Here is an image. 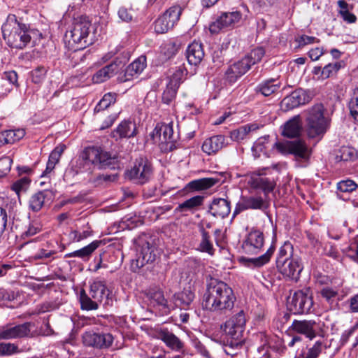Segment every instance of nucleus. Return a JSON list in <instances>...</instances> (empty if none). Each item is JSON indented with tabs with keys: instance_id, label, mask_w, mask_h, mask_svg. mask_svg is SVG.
<instances>
[{
	"instance_id": "f257e3e1",
	"label": "nucleus",
	"mask_w": 358,
	"mask_h": 358,
	"mask_svg": "<svg viewBox=\"0 0 358 358\" xmlns=\"http://www.w3.org/2000/svg\"><path fill=\"white\" fill-rule=\"evenodd\" d=\"M235 300L234 292L227 283L212 279L203 294L202 307L210 312L230 310L234 307Z\"/></svg>"
},
{
	"instance_id": "f03ea898",
	"label": "nucleus",
	"mask_w": 358,
	"mask_h": 358,
	"mask_svg": "<svg viewBox=\"0 0 358 358\" xmlns=\"http://www.w3.org/2000/svg\"><path fill=\"white\" fill-rule=\"evenodd\" d=\"M235 300L234 292L227 283L212 279L203 294L202 307L210 312L230 310L234 307Z\"/></svg>"
},
{
	"instance_id": "7ed1b4c3",
	"label": "nucleus",
	"mask_w": 358,
	"mask_h": 358,
	"mask_svg": "<svg viewBox=\"0 0 358 358\" xmlns=\"http://www.w3.org/2000/svg\"><path fill=\"white\" fill-rule=\"evenodd\" d=\"M92 23L86 16L75 18L64 35V42L69 50L76 51L85 48L92 43L90 38Z\"/></svg>"
},
{
	"instance_id": "20e7f679",
	"label": "nucleus",
	"mask_w": 358,
	"mask_h": 358,
	"mask_svg": "<svg viewBox=\"0 0 358 358\" xmlns=\"http://www.w3.org/2000/svg\"><path fill=\"white\" fill-rule=\"evenodd\" d=\"M1 31L3 38L13 48L22 49L31 39L32 31L27 24L18 22L15 15H8L1 27Z\"/></svg>"
},
{
	"instance_id": "39448f33",
	"label": "nucleus",
	"mask_w": 358,
	"mask_h": 358,
	"mask_svg": "<svg viewBox=\"0 0 358 358\" xmlns=\"http://www.w3.org/2000/svg\"><path fill=\"white\" fill-rule=\"evenodd\" d=\"M79 301L82 310H94L100 304L103 306L112 305L110 292L102 281H94L90 285L89 294L82 289L79 294Z\"/></svg>"
},
{
	"instance_id": "423d86ee",
	"label": "nucleus",
	"mask_w": 358,
	"mask_h": 358,
	"mask_svg": "<svg viewBox=\"0 0 358 358\" xmlns=\"http://www.w3.org/2000/svg\"><path fill=\"white\" fill-rule=\"evenodd\" d=\"M322 104L314 105L308 110L306 119V130L309 138H321L330 127L331 119L324 115Z\"/></svg>"
},
{
	"instance_id": "0eeeda50",
	"label": "nucleus",
	"mask_w": 358,
	"mask_h": 358,
	"mask_svg": "<svg viewBox=\"0 0 358 358\" xmlns=\"http://www.w3.org/2000/svg\"><path fill=\"white\" fill-rule=\"evenodd\" d=\"M245 324L246 316L244 310H241L227 321L223 327H221L224 334L231 338V348L238 347L244 344L245 339H242V337L245 331Z\"/></svg>"
},
{
	"instance_id": "6e6552de",
	"label": "nucleus",
	"mask_w": 358,
	"mask_h": 358,
	"mask_svg": "<svg viewBox=\"0 0 358 358\" xmlns=\"http://www.w3.org/2000/svg\"><path fill=\"white\" fill-rule=\"evenodd\" d=\"M156 256V249L152 242L143 238L138 239L136 257L131 262V271L138 272L145 265L152 264Z\"/></svg>"
},
{
	"instance_id": "1a4fd4ad",
	"label": "nucleus",
	"mask_w": 358,
	"mask_h": 358,
	"mask_svg": "<svg viewBox=\"0 0 358 358\" xmlns=\"http://www.w3.org/2000/svg\"><path fill=\"white\" fill-rule=\"evenodd\" d=\"M82 158L99 169H115L117 163L116 157H111L109 152L95 147L85 148Z\"/></svg>"
},
{
	"instance_id": "9d476101",
	"label": "nucleus",
	"mask_w": 358,
	"mask_h": 358,
	"mask_svg": "<svg viewBox=\"0 0 358 358\" xmlns=\"http://www.w3.org/2000/svg\"><path fill=\"white\" fill-rule=\"evenodd\" d=\"M84 346L94 350H103L111 348L114 336L108 332L85 331L81 336Z\"/></svg>"
},
{
	"instance_id": "9b49d317",
	"label": "nucleus",
	"mask_w": 358,
	"mask_h": 358,
	"mask_svg": "<svg viewBox=\"0 0 358 358\" xmlns=\"http://www.w3.org/2000/svg\"><path fill=\"white\" fill-rule=\"evenodd\" d=\"M126 176L136 184L148 182L152 175L151 163L146 158L139 157L135 160L131 169H127Z\"/></svg>"
},
{
	"instance_id": "f8f14e48",
	"label": "nucleus",
	"mask_w": 358,
	"mask_h": 358,
	"mask_svg": "<svg viewBox=\"0 0 358 358\" xmlns=\"http://www.w3.org/2000/svg\"><path fill=\"white\" fill-rule=\"evenodd\" d=\"M273 148L282 155L292 154L304 161H308L311 155V150L301 140L278 141L275 143Z\"/></svg>"
},
{
	"instance_id": "ddd939ff",
	"label": "nucleus",
	"mask_w": 358,
	"mask_h": 358,
	"mask_svg": "<svg viewBox=\"0 0 358 358\" xmlns=\"http://www.w3.org/2000/svg\"><path fill=\"white\" fill-rule=\"evenodd\" d=\"M182 8L178 5L173 6L167 9L155 22V31L157 34H164L178 23L182 13Z\"/></svg>"
},
{
	"instance_id": "4468645a",
	"label": "nucleus",
	"mask_w": 358,
	"mask_h": 358,
	"mask_svg": "<svg viewBox=\"0 0 358 358\" xmlns=\"http://www.w3.org/2000/svg\"><path fill=\"white\" fill-rule=\"evenodd\" d=\"M33 324L27 322L22 324H6L0 326V340H14L32 337L31 328Z\"/></svg>"
},
{
	"instance_id": "2eb2a0df",
	"label": "nucleus",
	"mask_w": 358,
	"mask_h": 358,
	"mask_svg": "<svg viewBox=\"0 0 358 358\" xmlns=\"http://www.w3.org/2000/svg\"><path fill=\"white\" fill-rule=\"evenodd\" d=\"M313 306L312 297L301 290L296 292L287 301V308L294 315L309 313Z\"/></svg>"
},
{
	"instance_id": "dca6fc26",
	"label": "nucleus",
	"mask_w": 358,
	"mask_h": 358,
	"mask_svg": "<svg viewBox=\"0 0 358 358\" xmlns=\"http://www.w3.org/2000/svg\"><path fill=\"white\" fill-rule=\"evenodd\" d=\"M323 324L315 320H294L289 327V330L296 334L304 335L310 340H313L317 336H322Z\"/></svg>"
},
{
	"instance_id": "f3484780",
	"label": "nucleus",
	"mask_w": 358,
	"mask_h": 358,
	"mask_svg": "<svg viewBox=\"0 0 358 358\" xmlns=\"http://www.w3.org/2000/svg\"><path fill=\"white\" fill-rule=\"evenodd\" d=\"M129 59V53H125L122 59L117 57L110 64H108L98 70L92 76V80L94 83H103L115 74H117L123 67L126 62Z\"/></svg>"
},
{
	"instance_id": "a211bd4d",
	"label": "nucleus",
	"mask_w": 358,
	"mask_h": 358,
	"mask_svg": "<svg viewBox=\"0 0 358 358\" xmlns=\"http://www.w3.org/2000/svg\"><path fill=\"white\" fill-rule=\"evenodd\" d=\"M150 136L155 143L170 144V150H172L174 145L173 143L177 140V136L174 135L172 122L169 124H157L154 130L150 134Z\"/></svg>"
},
{
	"instance_id": "6ab92c4d",
	"label": "nucleus",
	"mask_w": 358,
	"mask_h": 358,
	"mask_svg": "<svg viewBox=\"0 0 358 358\" xmlns=\"http://www.w3.org/2000/svg\"><path fill=\"white\" fill-rule=\"evenodd\" d=\"M241 15L238 11L223 12L221 15L210 25V31L213 34L218 33L223 29L233 27L239 22Z\"/></svg>"
},
{
	"instance_id": "aec40b11",
	"label": "nucleus",
	"mask_w": 358,
	"mask_h": 358,
	"mask_svg": "<svg viewBox=\"0 0 358 358\" xmlns=\"http://www.w3.org/2000/svg\"><path fill=\"white\" fill-rule=\"evenodd\" d=\"M280 272L285 277L297 281L299 275L303 270L301 260L297 257L284 261L283 263L277 266Z\"/></svg>"
},
{
	"instance_id": "412c9836",
	"label": "nucleus",
	"mask_w": 358,
	"mask_h": 358,
	"mask_svg": "<svg viewBox=\"0 0 358 358\" xmlns=\"http://www.w3.org/2000/svg\"><path fill=\"white\" fill-rule=\"evenodd\" d=\"M310 99L311 96L308 92L302 89H297L292 92L290 95L284 98L281 104L285 110H291L308 103Z\"/></svg>"
},
{
	"instance_id": "4be33fe9",
	"label": "nucleus",
	"mask_w": 358,
	"mask_h": 358,
	"mask_svg": "<svg viewBox=\"0 0 358 358\" xmlns=\"http://www.w3.org/2000/svg\"><path fill=\"white\" fill-rule=\"evenodd\" d=\"M264 174L260 171L252 173L250 183L252 188L262 189L264 195L267 196L274 189L275 182L273 179L263 176Z\"/></svg>"
},
{
	"instance_id": "5701e85b",
	"label": "nucleus",
	"mask_w": 358,
	"mask_h": 358,
	"mask_svg": "<svg viewBox=\"0 0 358 358\" xmlns=\"http://www.w3.org/2000/svg\"><path fill=\"white\" fill-rule=\"evenodd\" d=\"M204 55L202 43L197 41H193L186 49V57L191 65H199L203 60Z\"/></svg>"
},
{
	"instance_id": "b1692460",
	"label": "nucleus",
	"mask_w": 358,
	"mask_h": 358,
	"mask_svg": "<svg viewBox=\"0 0 358 358\" xmlns=\"http://www.w3.org/2000/svg\"><path fill=\"white\" fill-rule=\"evenodd\" d=\"M231 211L230 203L221 198L214 199L209 206L208 213L215 217L224 218Z\"/></svg>"
},
{
	"instance_id": "393cba45",
	"label": "nucleus",
	"mask_w": 358,
	"mask_h": 358,
	"mask_svg": "<svg viewBox=\"0 0 358 358\" xmlns=\"http://www.w3.org/2000/svg\"><path fill=\"white\" fill-rule=\"evenodd\" d=\"M157 338L162 341L172 350L180 351L184 347L183 343L180 339L167 329L159 330L157 333Z\"/></svg>"
},
{
	"instance_id": "a878e982",
	"label": "nucleus",
	"mask_w": 358,
	"mask_h": 358,
	"mask_svg": "<svg viewBox=\"0 0 358 358\" xmlns=\"http://www.w3.org/2000/svg\"><path fill=\"white\" fill-rule=\"evenodd\" d=\"M264 243V236L259 230H254L248 234V255L259 253Z\"/></svg>"
},
{
	"instance_id": "bb28decb",
	"label": "nucleus",
	"mask_w": 358,
	"mask_h": 358,
	"mask_svg": "<svg viewBox=\"0 0 358 358\" xmlns=\"http://www.w3.org/2000/svg\"><path fill=\"white\" fill-rule=\"evenodd\" d=\"M302 127L299 115L288 120L283 127L282 135L287 138H295L300 135Z\"/></svg>"
},
{
	"instance_id": "cd10ccee",
	"label": "nucleus",
	"mask_w": 358,
	"mask_h": 358,
	"mask_svg": "<svg viewBox=\"0 0 358 358\" xmlns=\"http://www.w3.org/2000/svg\"><path fill=\"white\" fill-rule=\"evenodd\" d=\"M17 78V74L14 71L3 73L1 80V86L5 87V90H0V96H6L12 91L13 86H18Z\"/></svg>"
},
{
	"instance_id": "c85d7f7f",
	"label": "nucleus",
	"mask_w": 358,
	"mask_h": 358,
	"mask_svg": "<svg viewBox=\"0 0 358 358\" xmlns=\"http://www.w3.org/2000/svg\"><path fill=\"white\" fill-rule=\"evenodd\" d=\"M224 145V136L217 135L212 136L204 141L202 145V150L208 155L215 153Z\"/></svg>"
},
{
	"instance_id": "c756f323",
	"label": "nucleus",
	"mask_w": 358,
	"mask_h": 358,
	"mask_svg": "<svg viewBox=\"0 0 358 358\" xmlns=\"http://www.w3.org/2000/svg\"><path fill=\"white\" fill-rule=\"evenodd\" d=\"M146 66V57L141 56L130 64L125 69L124 81L131 80L133 77L138 76L143 72Z\"/></svg>"
},
{
	"instance_id": "7c9ffc66",
	"label": "nucleus",
	"mask_w": 358,
	"mask_h": 358,
	"mask_svg": "<svg viewBox=\"0 0 358 358\" xmlns=\"http://www.w3.org/2000/svg\"><path fill=\"white\" fill-rule=\"evenodd\" d=\"M201 239L197 250L201 252L208 254L213 257L215 253V248L213 246L210 234L203 227L200 229Z\"/></svg>"
},
{
	"instance_id": "2f4dec72",
	"label": "nucleus",
	"mask_w": 358,
	"mask_h": 358,
	"mask_svg": "<svg viewBox=\"0 0 358 358\" xmlns=\"http://www.w3.org/2000/svg\"><path fill=\"white\" fill-rule=\"evenodd\" d=\"M136 134V124L129 120H124L121 122L116 129L113 131L114 137L119 136L120 138L134 137Z\"/></svg>"
},
{
	"instance_id": "473e14b6",
	"label": "nucleus",
	"mask_w": 358,
	"mask_h": 358,
	"mask_svg": "<svg viewBox=\"0 0 358 358\" xmlns=\"http://www.w3.org/2000/svg\"><path fill=\"white\" fill-rule=\"evenodd\" d=\"M204 199L205 197L203 196H194L180 203L177 208V210L182 213H194V211L199 210L200 206L203 205Z\"/></svg>"
},
{
	"instance_id": "72a5a7b5",
	"label": "nucleus",
	"mask_w": 358,
	"mask_h": 358,
	"mask_svg": "<svg viewBox=\"0 0 358 358\" xmlns=\"http://www.w3.org/2000/svg\"><path fill=\"white\" fill-rule=\"evenodd\" d=\"M246 72V62L241 59L231 65L226 72L227 78L230 83H234Z\"/></svg>"
},
{
	"instance_id": "f704fd0d",
	"label": "nucleus",
	"mask_w": 358,
	"mask_h": 358,
	"mask_svg": "<svg viewBox=\"0 0 358 358\" xmlns=\"http://www.w3.org/2000/svg\"><path fill=\"white\" fill-rule=\"evenodd\" d=\"M101 241H94L83 248L65 255V257H79L83 259H88L92 254L99 247Z\"/></svg>"
},
{
	"instance_id": "c9c22d12",
	"label": "nucleus",
	"mask_w": 358,
	"mask_h": 358,
	"mask_svg": "<svg viewBox=\"0 0 358 358\" xmlns=\"http://www.w3.org/2000/svg\"><path fill=\"white\" fill-rule=\"evenodd\" d=\"M275 246L271 245L267 251L258 257H248V268H257L269 262L274 253Z\"/></svg>"
},
{
	"instance_id": "e433bc0d",
	"label": "nucleus",
	"mask_w": 358,
	"mask_h": 358,
	"mask_svg": "<svg viewBox=\"0 0 358 358\" xmlns=\"http://www.w3.org/2000/svg\"><path fill=\"white\" fill-rule=\"evenodd\" d=\"M57 250L54 248L52 244L47 242L42 248L32 256L34 260L41 261H51L55 259V255L57 254Z\"/></svg>"
},
{
	"instance_id": "4c0bfd02",
	"label": "nucleus",
	"mask_w": 358,
	"mask_h": 358,
	"mask_svg": "<svg viewBox=\"0 0 358 358\" xmlns=\"http://www.w3.org/2000/svg\"><path fill=\"white\" fill-rule=\"evenodd\" d=\"M220 182L215 178H203L189 182L187 187L192 190L202 191L208 189Z\"/></svg>"
},
{
	"instance_id": "58836bf2",
	"label": "nucleus",
	"mask_w": 358,
	"mask_h": 358,
	"mask_svg": "<svg viewBox=\"0 0 358 358\" xmlns=\"http://www.w3.org/2000/svg\"><path fill=\"white\" fill-rule=\"evenodd\" d=\"M51 194L48 190L39 191L34 194L29 199V207L34 212L39 211L44 205L45 199Z\"/></svg>"
},
{
	"instance_id": "ea45409f",
	"label": "nucleus",
	"mask_w": 358,
	"mask_h": 358,
	"mask_svg": "<svg viewBox=\"0 0 358 358\" xmlns=\"http://www.w3.org/2000/svg\"><path fill=\"white\" fill-rule=\"evenodd\" d=\"M194 297L195 294L189 287L185 288L176 295V303L181 308L187 309L194 301Z\"/></svg>"
},
{
	"instance_id": "a19ab883",
	"label": "nucleus",
	"mask_w": 358,
	"mask_h": 358,
	"mask_svg": "<svg viewBox=\"0 0 358 358\" xmlns=\"http://www.w3.org/2000/svg\"><path fill=\"white\" fill-rule=\"evenodd\" d=\"M92 230L88 224L82 227L73 229L70 231L69 237L73 242H80L92 235Z\"/></svg>"
},
{
	"instance_id": "79ce46f5",
	"label": "nucleus",
	"mask_w": 358,
	"mask_h": 358,
	"mask_svg": "<svg viewBox=\"0 0 358 358\" xmlns=\"http://www.w3.org/2000/svg\"><path fill=\"white\" fill-rule=\"evenodd\" d=\"M187 75V70L185 65H180L176 67L173 71L172 74L170 76L169 82L168 83L170 84L171 86L179 88L180 85L186 79Z\"/></svg>"
},
{
	"instance_id": "37998d69",
	"label": "nucleus",
	"mask_w": 358,
	"mask_h": 358,
	"mask_svg": "<svg viewBox=\"0 0 358 358\" xmlns=\"http://www.w3.org/2000/svg\"><path fill=\"white\" fill-rule=\"evenodd\" d=\"M279 87L280 82H278L275 79H270L260 84L256 91L260 92L264 96H268L276 92Z\"/></svg>"
},
{
	"instance_id": "c03bdc74",
	"label": "nucleus",
	"mask_w": 358,
	"mask_h": 358,
	"mask_svg": "<svg viewBox=\"0 0 358 358\" xmlns=\"http://www.w3.org/2000/svg\"><path fill=\"white\" fill-rule=\"evenodd\" d=\"M117 94L114 92H108L103 95L102 99L99 101L94 108V113L97 114L108 108L111 104H114L116 101Z\"/></svg>"
},
{
	"instance_id": "a18cd8bd",
	"label": "nucleus",
	"mask_w": 358,
	"mask_h": 358,
	"mask_svg": "<svg viewBox=\"0 0 358 358\" xmlns=\"http://www.w3.org/2000/svg\"><path fill=\"white\" fill-rule=\"evenodd\" d=\"M336 158L344 162L355 161L358 158V151L352 147L343 146L339 149Z\"/></svg>"
},
{
	"instance_id": "49530a36",
	"label": "nucleus",
	"mask_w": 358,
	"mask_h": 358,
	"mask_svg": "<svg viewBox=\"0 0 358 358\" xmlns=\"http://www.w3.org/2000/svg\"><path fill=\"white\" fill-rule=\"evenodd\" d=\"M337 3L339 7L338 13L343 20L348 23H355L357 20V17L349 11L350 5L346 1L339 0Z\"/></svg>"
},
{
	"instance_id": "de8ad7c7",
	"label": "nucleus",
	"mask_w": 358,
	"mask_h": 358,
	"mask_svg": "<svg viewBox=\"0 0 358 358\" xmlns=\"http://www.w3.org/2000/svg\"><path fill=\"white\" fill-rule=\"evenodd\" d=\"M293 253V246L292 245L286 241L285 243L280 247L278 257L276 260V265H279L283 263L284 261H287V259H292L294 257L292 256Z\"/></svg>"
},
{
	"instance_id": "09e8293b",
	"label": "nucleus",
	"mask_w": 358,
	"mask_h": 358,
	"mask_svg": "<svg viewBox=\"0 0 358 358\" xmlns=\"http://www.w3.org/2000/svg\"><path fill=\"white\" fill-rule=\"evenodd\" d=\"M22 352L17 345L12 343H0V357H8Z\"/></svg>"
},
{
	"instance_id": "8fccbe9b",
	"label": "nucleus",
	"mask_w": 358,
	"mask_h": 358,
	"mask_svg": "<svg viewBox=\"0 0 358 358\" xmlns=\"http://www.w3.org/2000/svg\"><path fill=\"white\" fill-rule=\"evenodd\" d=\"M31 180L27 177H23L16 180L11 186L13 190L18 196L21 192H25L29 187Z\"/></svg>"
},
{
	"instance_id": "3c124183",
	"label": "nucleus",
	"mask_w": 358,
	"mask_h": 358,
	"mask_svg": "<svg viewBox=\"0 0 358 358\" xmlns=\"http://www.w3.org/2000/svg\"><path fill=\"white\" fill-rule=\"evenodd\" d=\"M351 115L358 124V87L354 90L353 95L348 103Z\"/></svg>"
},
{
	"instance_id": "603ef678",
	"label": "nucleus",
	"mask_w": 358,
	"mask_h": 358,
	"mask_svg": "<svg viewBox=\"0 0 358 358\" xmlns=\"http://www.w3.org/2000/svg\"><path fill=\"white\" fill-rule=\"evenodd\" d=\"M357 183L352 180H344L337 183V189L340 192L350 193L355 191L357 188Z\"/></svg>"
},
{
	"instance_id": "864d4df0",
	"label": "nucleus",
	"mask_w": 358,
	"mask_h": 358,
	"mask_svg": "<svg viewBox=\"0 0 358 358\" xmlns=\"http://www.w3.org/2000/svg\"><path fill=\"white\" fill-rule=\"evenodd\" d=\"M264 55L262 48H257L251 50L250 55H248V70L250 65L259 62Z\"/></svg>"
},
{
	"instance_id": "5fc2aeb1",
	"label": "nucleus",
	"mask_w": 358,
	"mask_h": 358,
	"mask_svg": "<svg viewBox=\"0 0 358 358\" xmlns=\"http://www.w3.org/2000/svg\"><path fill=\"white\" fill-rule=\"evenodd\" d=\"M322 341H316L313 347L308 349L307 353L302 355L301 358H317L322 352Z\"/></svg>"
},
{
	"instance_id": "6e6d98bb",
	"label": "nucleus",
	"mask_w": 358,
	"mask_h": 358,
	"mask_svg": "<svg viewBox=\"0 0 358 358\" xmlns=\"http://www.w3.org/2000/svg\"><path fill=\"white\" fill-rule=\"evenodd\" d=\"M12 164L13 159L8 156L2 157L0 159V178L9 173Z\"/></svg>"
},
{
	"instance_id": "4d7b16f0",
	"label": "nucleus",
	"mask_w": 358,
	"mask_h": 358,
	"mask_svg": "<svg viewBox=\"0 0 358 358\" xmlns=\"http://www.w3.org/2000/svg\"><path fill=\"white\" fill-rule=\"evenodd\" d=\"M321 296L329 303H332L338 295V289L328 286L324 287L320 290Z\"/></svg>"
},
{
	"instance_id": "13d9d810",
	"label": "nucleus",
	"mask_w": 358,
	"mask_h": 358,
	"mask_svg": "<svg viewBox=\"0 0 358 358\" xmlns=\"http://www.w3.org/2000/svg\"><path fill=\"white\" fill-rule=\"evenodd\" d=\"M341 67V65L338 62L334 64H329L322 69V79H327L333 74L336 73Z\"/></svg>"
},
{
	"instance_id": "bf43d9fd",
	"label": "nucleus",
	"mask_w": 358,
	"mask_h": 358,
	"mask_svg": "<svg viewBox=\"0 0 358 358\" xmlns=\"http://www.w3.org/2000/svg\"><path fill=\"white\" fill-rule=\"evenodd\" d=\"M46 72L45 68L43 66H38L34 69L31 73L32 82L36 84L41 83L44 80Z\"/></svg>"
},
{
	"instance_id": "052dcab7",
	"label": "nucleus",
	"mask_w": 358,
	"mask_h": 358,
	"mask_svg": "<svg viewBox=\"0 0 358 358\" xmlns=\"http://www.w3.org/2000/svg\"><path fill=\"white\" fill-rule=\"evenodd\" d=\"M178 89V88L174 86H171L170 84L167 83L166 88L162 94V100L164 103L169 104L176 96Z\"/></svg>"
},
{
	"instance_id": "680f3d73",
	"label": "nucleus",
	"mask_w": 358,
	"mask_h": 358,
	"mask_svg": "<svg viewBox=\"0 0 358 358\" xmlns=\"http://www.w3.org/2000/svg\"><path fill=\"white\" fill-rule=\"evenodd\" d=\"M230 137L233 141L241 142L246 138V127L243 126L238 129L234 130L230 134Z\"/></svg>"
},
{
	"instance_id": "e2e57ef3",
	"label": "nucleus",
	"mask_w": 358,
	"mask_h": 358,
	"mask_svg": "<svg viewBox=\"0 0 358 358\" xmlns=\"http://www.w3.org/2000/svg\"><path fill=\"white\" fill-rule=\"evenodd\" d=\"M106 255H100V259L99 262L96 264L94 266V271H96L99 268H110V272H113L117 268V266L114 265H109L108 263L106 262L105 257Z\"/></svg>"
},
{
	"instance_id": "0e129e2a",
	"label": "nucleus",
	"mask_w": 358,
	"mask_h": 358,
	"mask_svg": "<svg viewBox=\"0 0 358 358\" xmlns=\"http://www.w3.org/2000/svg\"><path fill=\"white\" fill-rule=\"evenodd\" d=\"M264 200L261 196L248 199V208L261 209L264 206Z\"/></svg>"
},
{
	"instance_id": "69168bd1",
	"label": "nucleus",
	"mask_w": 358,
	"mask_h": 358,
	"mask_svg": "<svg viewBox=\"0 0 358 358\" xmlns=\"http://www.w3.org/2000/svg\"><path fill=\"white\" fill-rule=\"evenodd\" d=\"M150 297L157 305L165 306L166 301L164 298L163 292L161 290L154 291L150 294Z\"/></svg>"
},
{
	"instance_id": "338daca9",
	"label": "nucleus",
	"mask_w": 358,
	"mask_h": 358,
	"mask_svg": "<svg viewBox=\"0 0 358 358\" xmlns=\"http://www.w3.org/2000/svg\"><path fill=\"white\" fill-rule=\"evenodd\" d=\"M65 149V145H59L57 146L50 153L49 156V159L55 162L57 164L59 162L62 154L63 153Z\"/></svg>"
},
{
	"instance_id": "774afa93",
	"label": "nucleus",
	"mask_w": 358,
	"mask_h": 358,
	"mask_svg": "<svg viewBox=\"0 0 358 358\" xmlns=\"http://www.w3.org/2000/svg\"><path fill=\"white\" fill-rule=\"evenodd\" d=\"M118 16L122 21L129 22L132 20L133 11L125 7H121L118 10Z\"/></svg>"
}]
</instances>
